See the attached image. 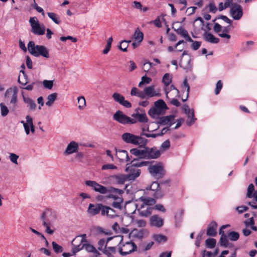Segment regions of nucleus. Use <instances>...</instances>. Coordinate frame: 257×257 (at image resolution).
Segmentation results:
<instances>
[{
    "label": "nucleus",
    "mask_w": 257,
    "mask_h": 257,
    "mask_svg": "<svg viewBox=\"0 0 257 257\" xmlns=\"http://www.w3.org/2000/svg\"><path fill=\"white\" fill-rule=\"evenodd\" d=\"M155 203L156 200L154 198L142 196L136 200L134 206L141 216H148L152 213V207L150 206Z\"/></svg>",
    "instance_id": "f257e3e1"
},
{
    "label": "nucleus",
    "mask_w": 257,
    "mask_h": 257,
    "mask_svg": "<svg viewBox=\"0 0 257 257\" xmlns=\"http://www.w3.org/2000/svg\"><path fill=\"white\" fill-rule=\"evenodd\" d=\"M41 218L43 225L46 227L45 231L49 234H52L54 230L51 227H53L57 219L55 212L52 210L47 209L42 214Z\"/></svg>",
    "instance_id": "f03ea898"
},
{
    "label": "nucleus",
    "mask_w": 257,
    "mask_h": 257,
    "mask_svg": "<svg viewBox=\"0 0 257 257\" xmlns=\"http://www.w3.org/2000/svg\"><path fill=\"white\" fill-rule=\"evenodd\" d=\"M113 238L119 241L118 249L121 255L124 256L137 250V246L134 242L123 241L122 236H115Z\"/></svg>",
    "instance_id": "7ed1b4c3"
},
{
    "label": "nucleus",
    "mask_w": 257,
    "mask_h": 257,
    "mask_svg": "<svg viewBox=\"0 0 257 257\" xmlns=\"http://www.w3.org/2000/svg\"><path fill=\"white\" fill-rule=\"evenodd\" d=\"M28 50L33 56L38 57L42 56L45 58L50 57L48 49L44 46L35 45L34 42L30 41L28 44Z\"/></svg>",
    "instance_id": "20e7f679"
},
{
    "label": "nucleus",
    "mask_w": 257,
    "mask_h": 257,
    "mask_svg": "<svg viewBox=\"0 0 257 257\" xmlns=\"http://www.w3.org/2000/svg\"><path fill=\"white\" fill-rule=\"evenodd\" d=\"M121 139L127 144H131L140 147L145 146L147 140L140 136H136L130 133H125L121 135Z\"/></svg>",
    "instance_id": "39448f33"
},
{
    "label": "nucleus",
    "mask_w": 257,
    "mask_h": 257,
    "mask_svg": "<svg viewBox=\"0 0 257 257\" xmlns=\"http://www.w3.org/2000/svg\"><path fill=\"white\" fill-rule=\"evenodd\" d=\"M87 242L86 235L85 234L76 236L72 241L73 245L72 252L75 254L84 248V244Z\"/></svg>",
    "instance_id": "423d86ee"
},
{
    "label": "nucleus",
    "mask_w": 257,
    "mask_h": 257,
    "mask_svg": "<svg viewBox=\"0 0 257 257\" xmlns=\"http://www.w3.org/2000/svg\"><path fill=\"white\" fill-rule=\"evenodd\" d=\"M32 27V32L38 35H43L45 34V28L43 24L40 25L37 18L35 17L30 18L29 20Z\"/></svg>",
    "instance_id": "0eeeda50"
},
{
    "label": "nucleus",
    "mask_w": 257,
    "mask_h": 257,
    "mask_svg": "<svg viewBox=\"0 0 257 257\" xmlns=\"http://www.w3.org/2000/svg\"><path fill=\"white\" fill-rule=\"evenodd\" d=\"M113 119L122 124H135L137 122V119L126 116L120 110H117L113 114Z\"/></svg>",
    "instance_id": "6e6552de"
},
{
    "label": "nucleus",
    "mask_w": 257,
    "mask_h": 257,
    "mask_svg": "<svg viewBox=\"0 0 257 257\" xmlns=\"http://www.w3.org/2000/svg\"><path fill=\"white\" fill-rule=\"evenodd\" d=\"M148 170L151 175L157 179L162 178L165 174L163 167L159 164L150 166Z\"/></svg>",
    "instance_id": "1a4fd4ad"
},
{
    "label": "nucleus",
    "mask_w": 257,
    "mask_h": 257,
    "mask_svg": "<svg viewBox=\"0 0 257 257\" xmlns=\"http://www.w3.org/2000/svg\"><path fill=\"white\" fill-rule=\"evenodd\" d=\"M17 92L18 89L16 87H15L13 88L8 89L5 93L6 97L8 98L11 96L10 104L14 107H15L17 103Z\"/></svg>",
    "instance_id": "9d476101"
},
{
    "label": "nucleus",
    "mask_w": 257,
    "mask_h": 257,
    "mask_svg": "<svg viewBox=\"0 0 257 257\" xmlns=\"http://www.w3.org/2000/svg\"><path fill=\"white\" fill-rule=\"evenodd\" d=\"M132 116L134 119H137L138 120L142 123H146L148 121V118L145 110L140 108H137L135 112L132 114Z\"/></svg>",
    "instance_id": "9b49d317"
},
{
    "label": "nucleus",
    "mask_w": 257,
    "mask_h": 257,
    "mask_svg": "<svg viewBox=\"0 0 257 257\" xmlns=\"http://www.w3.org/2000/svg\"><path fill=\"white\" fill-rule=\"evenodd\" d=\"M125 171L128 173L126 175L128 181H133L141 174V170L133 166H130L126 168Z\"/></svg>",
    "instance_id": "f8f14e48"
},
{
    "label": "nucleus",
    "mask_w": 257,
    "mask_h": 257,
    "mask_svg": "<svg viewBox=\"0 0 257 257\" xmlns=\"http://www.w3.org/2000/svg\"><path fill=\"white\" fill-rule=\"evenodd\" d=\"M183 110L185 114L188 116V119H190V120H187L186 122L187 125L189 126L192 125L196 119L195 118L194 109H190L188 105L184 104L183 106Z\"/></svg>",
    "instance_id": "ddd939ff"
},
{
    "label": "nucleus",
    "mask_w": 257,
    "mask_h": 257,
    "mask_svg": "<svg viewBox=\"0 0 257 257\" xmlns=\"http://www.w3.org/2000/svg\"><path fill=\"white\" fill-rule=\"evenodd\" d=\"M112 97L115 102L124 107L126 108H130L132 107L131 103L127 100H125L124 97L121 94L117 92H114L112 94Z\"/></svg>",
    "instance_id": "4468645a"
},
{
    "label": "nucleus",
    "mask_w": 257,
    "mask_h": 257,
    "mask_svg": "<svg viewBox=\"0 0 257 257\" xmlns=\"http://www.w3.org/2000/svg\"><path fill=\"white\" fill-rule=\"evenodd\" d=\"M144 98L146 97H153L154 96L160 97L161 93L159 90H155V86L153 85L149 86L146 87L143 91Z\"/></svg>",
    "instance_id": "2eb2a0df"
},
{
    "label": "nucleus",
    "mask_w": 257,
    "mask_h": 257,
    "mask_svg": "<svg viewBox=\"0 0 257 257\" xmlns=\"http://www.w3.org/2000/svg\"><path fill=\"white\" fill-rule=\"evenodd\" d=\"M103 205L99 203L89 204L87 212L90 216H94L101 212Z\"/></svg>",
    "instance_id": "dca6fc26"
},
{
    "label": "nucleus",
    "mask_w": 257,
    "mask_h": 257,
    "mask_svg": "<svg viewBox=\"0 0 257 257\" xmlns=\"http://www.w3.org/2000/svg\"><path fill=\"white\" fill-rule=\"evenodd\" d=\"M78 150L79 145L78 143L75 141H71L68 144L63 154L66 156L70 155L73 153H77Z\"/></svg>",
    "instance_id": "f3484780"
},
{
    "label": "nucleus",
    "mask_w": 257,
    "mask_h": 257,
    "mask_svg": "<svg viewBox=\"0 0 257 257\" xmlns=\"http://www.w3.org/2000/svg\"><path fill=\"white\" fill-rule=\"evenodd\" d=\"M230 14L234 20H239L242 16V10L241 6L239 5L233 6L230 9Z\"/></svg>",
    "instance_id": "a211bd4d"
},
{
    "label": "nucleus",
    "mask_w": 257,
    "mask_h": 257,
    "mask_svg": "<svg viewBox=\"0 0 257 257\" xmlns=\"http://www.w3.org/2000/svg\"><path fill=\"white\" fill-rule=\"evenodd\" d=\"M150 190L154 191L153 194V196L156 198H161L164 194L160 190L159 184L157 182H154L150 187Z\"/></svg>",
    "instance_id": "6ab92c4d"
},
{
    "label": "nucleus",
    "mask_w": 257,
    "mask_h": 257,
    "mask_svg": "<svg viewBox=\"0 0 257 257\" xmlns=\"http://www.w3.org/2000/svg\"><path fill=\"white\" fill-rule=\"evenodd\" d=\"M160 151L155 148L146 147V159H156L160 157Z\"/></svg>",
    "instance_id": "aec40b11"
},
{
    "label": "nucleus",
    "mask_w": 257,
    "mask_h": 257,
    "mask_svg": "<svg viewBox=\"0 0 257 257\" xmlns=\"http://www.w3.org/2000/svg\"><path fill=\"white\" fill-rule=\"evenodd\" d=\"M101 215L111 218L117 216V214L114 210L104 205L102 206Z\"/></svg>",
    "instance_id": "412c9836"
},
{
    "label": "nucleus",
    "mask_w": 257,
    "mask_h": 257,
    "mask_svg": "<svg viewBox=\"0 0 257 257\" xmlns=\"http://www.w3.org/2000/svg\"><path fill=\"white\" fill-rule=\"evenodd\" d=\"M109 198H111L114 199V201L112 203V207L119 210L122 208L123 200L121 197L116 196L114 195L111 194L110 195Z\"/></svg>",
    "instance_id": "4be33fe9"
},
{
    "label": "nucleus",
    "mask_w": 257,
    "mask_h": 257,
    "mask_svg": "<svg viewBox=\"0 0 257 257\" xmlns=\"http://www.w3.org/2000/svg\"><path fill=\"white\" fill-rule=\"evenodd\" d=\"M175 116L173 115H170L160 117L159 120V123L163 125H168L170 127L174 123Z\"/></svg>",
    "instance_id": "5701e85b"
},
{
    "label": "nucleus",
    "mask_w": 257,
    "mask_h": 257,
    "mask_svg": "<svg viewBox=\"0 0 257 257\" xmlns=\"http://www.w3.org/2000/svg\"><path fill=\"white\" fill-rule=\"evenodd\" d=\"M130 152L134 156L141 159H146V147H144L143 149L134 148L130 150Z\"/></svg>",
    "instance_id": "b1692460"
},
{
    "label": "nucleus",
    "mask_w": 257,
    "mask_h": 257,
    "mask_svg": "<svg viewBox=\"0 0 257 257\" xmlns=\"http://www.w3.org/2000/svg\"><path fill=\"white\" fill-rule=\"evenodd\" d=\"M110 178L117 184H123L125 181H128L125 174L112 175L110 176Z\"/></svg>",
    "instance_id": "393cba45"
},
{
    "label": "nucleus",
    "mask_w": 257,
    "mask_h": 257,
    "mask_svg": "<svg viewBox=\"0 0 257 257\" xmlns=\"http://www.w3.org/2000/svg\"><path fill=\"white\" fill-rule=\"evenodd\" d=\"M217 227V224L215 221H212L209 224L206 234L208 236H215L217 234L216 229Z\"/></svg>",
    "instance_id": "a878e982"
},
{
    "label": "nucleus",
    "mask_w": 257,
    "mask_h": 257,
    "mask_svg": "<svg viewBox=\"0 0 257 257\" xmlns=\"http://www.w3.org/2000/svg\"><path fill=\"white\" fill-rule=\"evenodd\" d=\"M116 155L121 162H128L130 161L128 153L125 150H121L116 151Z\"/></svg>",
    "instance_id": "bb28decb"
},
{
    "label": "nucleus",
    "mask_w": 257,
    "mask_h": 257,
    "mask_svg": "<svg viewBox=\"0 0 257 257\" xmlns=\"http://www.w3.org/2000/svg\"><path fill=\"white\" fill-rule=\"evenodd\" d=\"M151 224L157 227L163 226L164 223L163 219L157 215H153L150 218Z\"/></svg>",
    "instance_id": "cd10ccee"
},
{
    "label": "nucleus",
    "mask_w": 257,
    "mask_h": 257,
    "mask_svg": "<svg viewBox=\"0 0 257 257\" xmlns=\"http://www.w3.org/2000/svg\"><path fill=\"white\" fill-rule=\"evenodd\" d=\"M246 197L253 198L257 202V191H255L254 186L252 184H250L247 189Z\"/></svg>",
    "instance_id": "c85d7f7f"
},
{
    "label": "nucleus",
    "mask_w": 257,
    "mask_h": 257,
    "mask_svg": "<svg viewBox=\"0 0 257 257\" xmlns=\"http://www.w3.org/2000/svg\"><path fill=\"white\" fill-rule=\"evenodd\" d=\"M142 132L141 133V135L145 136L147 138H155L156 137L159 136L158 134H150L148 133L147 132H150L149 126L148 124H143L141 126Z\"/></svg>",
    "instance_id": "c756f323"
},
{
    "label": "nucleus",
    "mask_w": 257,
    "mask_h": 257,
    "mask_svg": "<svg viewBox=\"0 0 257 257\" xmlns=\"http://www.w3.org/2000/svg\"><path fill=\"white\" fill-rule=\"evenodd\" d=\"M23 99L24 102L27 105V107L31 110H34L36 109L37 105L35 101L32 100L28 96L23 95Z\"/></svg>",
    "instance_id": "7c9ffc66"
},
{
    "label": "nucleus",
    "mask_w": 257,
    "mask_h": 257,
    "mask_svg": "<svg viewBox=\"0 0 257 257\" xmlns=\"http://www.w3.org/2000/svg\"><path fill=\"white\" fill-rule=\"evenodd\" d=\"M154 243L153 241H150L149 242H142L139 245V251L140 252H143L150 250Z\"/></svg>",
    "instance_id": "2f4dec72"
},
{
    "label": "nucleus",
    "mask_w": 257,
    "mask_h": 257,
    "mask_svg": "<svg viewBox=\"0 0 257 257\" xmlns=\"http://www.w3.org/2000/svg\"><path fill=\"white\" fill-rule=\"evenodd\" d=\"M176 32L182 37H183L187 41L193 42V40L189 36L187 30L183 28H180L176 30Z\"/></svg>",
    "instance_id": "473e14b6"
},
{
    "label": "nucleus",
    "mask_w": 257,
    "mask_h": 257,
    "mask_svg": "<svg viewBox=\"0 0 257 257\" xmlns=\"http://www.w3.org/2000/svg\"><path fill=\"white\" fill-rule=\"evenodd\" d=\"M219 243L220 246L224 247H233V244L229 242L227 236L225 234H222L219 240Z\"/></svg>",
    "instance_id": "72a5a7b5"
},
{
    "label": "nucleus",
    "mask_w": 257,
    "mask_h": 257,
    "mask_svg": "<svg viewBox=\"0 0 257 257\" xmlns=\"http://www.w3.org/2000/svg\"><path fill=\"white\" fill-rule=\"evenodd\" d=\"M57 97V93L56 92L51 93L48 95L47 97V101L46 105L48 107H51L54 104V102L56 100Z\"/></svg>",
    "instance_id": "f704fd0d"
},
{
    "label": "nucleus",
    "mask_w": 257,
    "mask_h": 257,
    "mask_svg": "<svg viewBox=\"0 0 257 257\" xmlns=\"http://www.w3.org/2000/svg\"><path fill=\"white\" fill-rule=\"evenodd\" d=\"M204 38L206 41L211 43L216 44L219 42L218 38L215 37L212 34L209 33L204 34Z\"/></svg>",
    "instance_id": "c9c22d12"
},
{
    "label": "nucleus",
    "mask_w": 257,
    "mask_h": 257,
    "mask_svg": "<svg viewBox=\"0 0 257 257\" xmlns=\"http://www.w3.org/2000/svg\"><path fill=\"white\" fill-rule=\"evenodd\" d=\"M116 252V248L115 247H107L105 246L103 249V253L108 257H114V255Z\"/></svg>",
    "instance_id": "e433bc0d"
},
{
    "label": "nucleus",
    "mask_w": 257,
    "mask_h": 257,
    "mask_svg": "<svg viewBox=\"0 0 257 257\" xmlns=\"http://www.w3.org/2000/svg\"><path fill=\"white\" fill-rule=\"evenodd\" d=\"M77 103L78 104V109L80 110H84L86 106V100L85 97L83 96H80L77 97Z\"/></svg>",
    "instance_id": "4c0bfd02"
},
{
    "label": "nucleus",
    "mask_w": 257,
    "mask_h": 257,
    "mask_svg": "<svg viewBox=\"0 0 257 257\" xmlns=\"http://www.w3.org/2000/svg\"><path fill=\"white\" fill-rule=\"evenodd\" d=\"M162 111L161 109L154 106L149 110L148 113L151 117L155 118L160 114Z\"/></svg>",
    "instance_id": "58836bf2"
},
{
    "label": "nucleus",
    "mask_w": 257,
    "mask_h": 257,
    "mask_svg": "<svg viewBox=\"0 0 257 257\" xmlns=\"http://www.w3.org/2000/svg\"><path fill=\"white\" fill-rule=\"evenodd\" d=\"M130 94L131 96H136L142 99H144L143 91H140L136 87H133L132 88Z\"/></svg>",
    "instance_id": "ea45409f"
},
{
    "label": "nucleus",
    "mask_w": 257,
    "mask_h": 257,
    "mask_svg": "<svg viewBox=\"0 0 257 257\" xmlns=\"http://www.w3.org/2000/svg\"><path fill=\"white\" fill-rule=\"evenodd\" d=\"M134 39L135 41L138 43H140L143 40L144 35L142 32H141L139 28H137L134 33Z\"/></svg>",
    "instance_id": "a19ab883"
},
{
    "label": "nucleus",
    "mask_w": 257,
    "mask_h": 257,
    "mask_svg": "<svg viewBox=\"0 0 257 257\" xmlns=\"http://www.w3.org/2000/svg\"><path fill=\"white\" fill-rule=\"evenodd\" d=\"M153 238L159 243L165 242L167 240V237L165 235L160 234H154L153 235Z\"/></svg>",
    "instance_id": "79ce46f5"
},
{
    "label": "nucleus",
    "mask_w": 257,
    "mask_h": 257,
    "mask_svg": "<svg viewBox=\"0 0 257 257\" xmlns=\"http://www.w3.org/2000/svg\"><path fill=\"white\" fill-rule=\"evenodd\" d=\"M172 76L170 73H166L163 77L162 82L166 86H168L172 82Z\"/></svg>",
    "instance_id": "37998d69"
},
{
    "label": "nucleus",
    "mask_w": 257,
    "mask_h": 257,
    "mask_svg": "<svg viewBox=\"0 0 257 257\" xmlns=\"http://www.w3.org/2000/svg\"><path fill=\"white\" fill-rule=\"evenodd\" d=\"M48 16L51 19L54 23L56 24H59L61 23V20L60 17L55 13L52 12L48 13Z\"/></svg>",
    "instance_id": "c03bdc74"
},
{
    "label": "nucleus",
    "mask_w": 257,
    "mask_h": 257,
    "mask_svg": "<svg viewBox=\"0 0 257 257\" xmlns=\"http://www.w3.org/2000/svg\"><path fill=\"white\" fill-rule=\"evenodd\" d=\"M183 87L184 89H186V94L185 97H182V99L183 102L186 101L189 96L190 91V86L188 83L187 79L185 78L183 81Z\"/></svg>",
    "instance_id": "a18cd8bd"
},
{
    "label": "nucleus",
    "mask_w": 257,
    "mask_h": 257,
    "mask_svg": "<svg viewBox=\"0 0 257 257\" xmlns=\"http://www.w3.org/2000/svg\"><path fill=\"white\" fill-rule=\"evenodd\" d=\"M26 124H24V127L25 133L27 135H29L30 134V125L28 123V122H29V121H30V122H32L33 118L31 116L27 115L26 116Z\"/></svg>",
    "instance_id": "49530a36"
},
{
    "label": "nucleus",
    "mask_w": 257,
    "mask_h": 257,
    "mask_svg": "<svg viewBox=\"0 0 257 257\" xmlns=\"http://www.w3.org/2000/svg\"><path fill=\"white\" fill-rule=\"evenodd\" d=\"M154 105L155 106L161 109L162 111H163L167 107L166 103L162 99L158 100L155 102Z\"/></svg>",
    "instance_id": "de8ad7c7"
},
{
    "label": "nucleus",
    "mask_w": 257,
    "mask_h": 257,
    "mask_svg": "<svg viewBox=\"0 0 257 257\" xmlns=\"http://www.w3.org/2000/svg\"><path fill=\"white\" fill-rule=\"evenodd\" d=\"M216 243V241L214 238H208L205 241V245L207 247L209 248H213L215 247Z\"/></svg>",
    "instance_id": "09e8293b"
},
{
    "label": "nucleus",
    "mask_w": 257,
    "mask_h": 257,
    "mask_svg": "<svg viewBox=\"0 0 257 257\" xmlns=\"http://www.w3.org/2000/svg\"><path fill=\"white\" fill-rule=\"evenodd\" d=\"M112 238H114L113 237H108L106 241L104 239H100L98 241V249L99 250H102L103 249V247H104V248H105V246H106L107 242L108 241H109V240H110L111 239H112Z\"/></svg>",
    "instance_id": "8fccbe9b"
},
{
    "label": "nucleus",
    "mask_w": 257,
    "mask_h": 257,
    "mask_svg": "<svg viewBox=\"0 0 257 257\" xmlns=\"http://www.w3.org/2000/svg\"><path fill=\"white\" fill-rule=\"evenodd\" d=\"M84 248L87 251L90 252H93L94 253H97V251L96 249L92 245L87 243V242L85 243L83 245Z\"/></svg>",
    "instance_id": "3c124183"
},
{
    "label": "nucleus",
    "mask_w": 257,
    "mask_h": 257,
    "mask_svg": "<svg viewBox=\"0 0 257 257\" xmlns=\"http://www.w3.org/2000/svg\"><path fill=\"white\" fill-rule=\"evenodd\" d=\"M152 81V79L146 76L142 77L141 81L139 82L138 86L141 87L144 84H149Z\"/></svg>",
    "instance_id": "603ef678"
},
{
    "label": "nucleus",
    "mask_w": 257,
    "mask_h": 257,
    "mask_svg": "<svg viewBox=\"0 0 257 257\" xmlns=\"http://www.w3.org/2000/svg\"><path fill=\"white\" fill-rule=\"evenodd\" d=\"M154 65L152 63L149 61L146 62L143 64V69L145 72L149 73L150 70Z\"/></svg>",
    "instance_id": "864d4df0"
},
{
    "label": "nucleus",
    "mask_w": 257,
    "mask_h": 257,
    "mask_svg": "<svg viewBox=\"0 0 257 257\" xmlns=\"http://www.w3.org/2000/svg\"><path fill=\"white\" fill-rule=\"evenodd\" d=\"M131 41H122L120 43V45L118 47L123 52H126L127 48L128 46V43H130Z\"/></svg>",
    "instance_id": "5fc2aeb1"
},
{
    "label": "nucleus",
    "mask_w": 257,
    "mask_h": 257,
    "mask_svg": "<svg viewBox=\"0 0 257 257\" xmlns=\"http://www.w3.org/2000/svg\"><path fill=\"white\" fill-rule=\"evenodd\" d=\"M95 192H99L101 194H105L107 192V189L104 186H102L97 183V187H96Z\"/></svg>",
    "instance_id": "6e6d98bb"
},
{
    "label": "nucleus",
    "mask_w": 257,
    "mask_h": 257,
    "mask_svg": "<svg viewBox=\"0 0 257 257\" xmlns=\"http://www.w3.org/2000/svg\"><path fill=\"white\" fill-rule=\"evenodd\" d=\"M228 237L232 241L237 240L239 237V234L238 232L235 231H231L228 234Z\"/></svg>",
    "instance_id": "4d7b16f0"
},
{
    "label": "nucleus",
    "mask_w": 257,
    "mask_h": 257,
    "mask_svg": "<svg viewBox=\"0 0 257 257\" xmlns=\"http://www.w3.org/2000/svg\"><path fill=\"white\" fill-rule=\"evenodd\" d=\"M85 184L86 186L91 188L92 189L95 191L97 183L95 181L87 180L85 182Z\"/></svg>",
    "instance_id": "13d9d810"
},
{
    "label": "nucleus",
    "mask_w": 257,
    "mask_h": 257,
    "mask_svg": "<svg viewBox=\"0 0 257 257\" xmlns=\"http://www.w3.org/2000/svg\"><path fill=\"white\" fill-rule=\"evenodd\" d=\"M43 84L45 88L48 89H51L53 86V80H44L43 81Z\"/></svg>",
    "instance_id": "bf43d9fd"
},
{
    "label": "nucleus",
    "mask_w": 257,
    "mask_h": 257,
    "mask_svg": "<svg viewBox=\"0 0 257 257\" xmlns=\"http://www.w3.org/2000/svg\"><path fill=\"white\" fill-rule=\"evenodd\" d=\"M53 249L54 251L56 253H60L63 251L62 247L61 246L57 244L55 241H53L52 243Z\"/></svg>",
    "instance_id": "052dcab7"
},
{
    "label": "nucleus",
    "mask_w": 257,
    "mask_h": 257,
    "mask_svg": "<svg viewBox=\"0 0 257 257\" xmlns=\"http://www.w3.org/2000/svg\"><path fill=\"white\" fill-rule=\"evenodd\" d=\"M1 114L3 116H6L9 113L8 107L3 103L0 104Z\"/></svg>",
    "instance_id": "680f3d73"
},
{
    "label": "nucleus",
    "mask_w": 257,
    "mask_h": 257,
    "mask_svg": "<svg viewBox=\"0 0 257 257\" xmlns=\"http://www.w3.org/2000/svg\"><path fill=\"white\" fill-rule=\"evenodd\" d=\"M223 86L222 82L221 80H218L216 84V88L215 89V94L217 95L219 93Z\"/></svg>",
    "instance_id": "e2e57ef3"
},
{
    "label": "nucleus",
    "mask_w": 257,
    "mask_h": 257,
    "mask_svg": "<svg viewBox=\"0 0 257 257\" xmlns=\"http://www.w3.org/2000/svg\"><path fill=\"white\" fill-rule=\"evenodd\" d=\"M9 158L11 161L15 164H18V159L19 158V156L14 154V153H10L9 156Z\"/></svg>",
    "instance_id": "0e129e2a"
},
{
    "label": "nucleus",
    "mask_w": 257,
    "mask_h": 257,
    "mask_svg": "<svg viewBox=\"0 0 257 257\" xmlns=\"http://www.w3.org/2000/svg\"><path fill=\"white\" fill-rule=\"evenodd\" d=\"M170 143L169 140H166L165 142H164L161 146V149L163 151H166L170 148Z\"/></svg>",
    "instance_id": "69168bd1"
},
{
    "label": "nucleus",
    "mask_w": 257,
    "mask_h": 257,
    "mask_svg": "<svg viewBox=\"0 0 257 257\" xmlns=\"http://www.w3.org/2000/svg\"><path fill=\"white\" fill-rule=\"evenodd\" d=\"M117 169V167L112 164H105V165H103L101 167V169L103 170H108V169L114 170V169Z\"/></svg>",
    "instance_id": "338daca9"
},
{
    "label": "nucleus",
    "mask_w": 257,
    "mask_h": 257,
    "mask_svg": "<svg viewBox=\"0 0 257 257\" xmlns=\"http://www.w3.org/2000/svg\"><path fill=\"white\" fill-rule=\"evenodd\" d=\"M134 223L137 225V226L140 227H144L146 224V221L143 219L136 220L134 221Z\"/></svg>",
    "instance_id": "774afa93"
}]
</instances>
